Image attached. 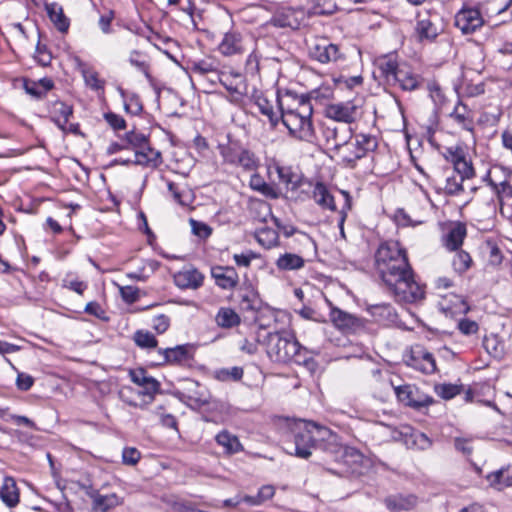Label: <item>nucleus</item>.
Listing matches in <instances>:
<instances>
[{"mask_svg":"<svg viewBox=\"0 0 512 512\" xmlns=\"http://www.w3.org/2000/svg\"><path fill=\"white\" fill-rule=\"evenodd\" d=\"M318 98L319 91L317 90L300 95L288 91L278 98L281 110L280 119L292 137L304 141H310L313 138V106L311 100Z\"/></svg>","mask_w":512,"mask_h":512,"instance_id":"1","label":"nucleus"},{"mask_svg":"<svg viewBox=\"0 0 512 512\" xmlns=\"http://www.w3.org/2000/svg\"><path fill=\"white\" fill-rule=\"evenodd\" d=\"M375 272L396 301L415 303L425 297L424 286L416 281L409 261L390 265Z\"/></svg>","mask_w":512,"mask_h":512,"instance_id":"2","label":"nucleus"},{"mask_svg":"<svg viewBox=\"0 0 512 512\" xmlns=\"http://www.w3.org/2000/svg\"><path fill=\"white\" fill-rule=\"evenodd\" d=\"M264 344L268 357L274 362H294L311 370L316 365L309 351L298 342L291 331L270 332L265 337Z\"/></svg>","mask_w":512,"mask_h":512,"instance_id":"3","label":"nucleus"},{"mask_svg":"<svg viewBox=\"0 0 512 512\" xmlns=\"http://www.w3.org/2000/svg\"><path fill=\"white\" fill-rule=\"evenodd\" d=\"M328 132L332 133L334 148L339 150L342 162L350 168H354L356 162L365 157L368 152L374 151L378 142L376 137L368 134H357L354 140H347L346 137L339 136V128H328Z\"/></svg>","mask_w":512,"mask_h":512,"instance_id":"4","label":"nucleus"},{"mask_svg":"<svg viewBox=\"0 0 512 512\" xmlns=\"http://www.w3.org/2000/svg\"><path fill=\"white\" fill-rule=\"evenodd\" d=\"M336 438V434L330 429L313 422H305L303 427L297 426L294 432V454L299 458L307 459L312 455L313 449L322 446L323 441L334 442Z\"/></svg>","mask_w":512,"mask_h":512,"instance_id":"5","label":"nucleus"},{"mask_svg":"<svg viewBox=\"0 0 512 512\" xmlns=\"http://www.w3.org/2000/svg\"><path fill=\"white\" fill-rule=\"evenodd\" d=\"M224 164L240 168L245 172H255L261 165L259 156L238 140H229L218 145Z\"/></svg>","mask_w":512,"mask_h":512,"instance_id":"6","label":"nucleus"},{"mask_svg":"<svg viewBox=\"0 0 512 512\" xmlns=\"http://www.w3.org/2000/svg\"><path fill=\"white\" fill-rule=\"evenodd\" d=\"M409 261L406 249L396 240L382 242L374 255L375 271Z\"/></svg>","mask_w":512,"mask_h":512,"instance_id":"7","label":"nucleus"},{"mask_svg":"<svg viewBox=\"0 0 512 512\" xmlns=\"http://www.w3.org/2000/svg\"><path fill=\"white\" fill-rule=\"evenodd\" d=\"M502 167H493L490 169L483 180L492 189L496 195L500 210L503 213L505 205H512V185L505 176L501 179Z\"/></svg>","mask_w":512,"mask_h":512,"instance_id":"8","label":"nucleus"},{"mask_svg":"<svg viewBox=\"0 0 512 512\" xmlns=\"http://www.w3.org/2000/svg\"><path fill=\"white\" fill-rule=\"evenodd\" d=\"M454 25L464 35L473 34L480 29L484 25L480 5L472 6L468 3H464L461 9L455 14Z\"/></svg>","mask_w":512,"mask_h":512,"instance_id":"9","label":"nucleus"},{"mask_svg":"<svg viewBox=\"0 0 512 512\" xmlns=\"http://www.w3.org/2000/svg\"><path fill=\"white\" fill-rule=\"evenodd\" d=\"M159 365L184 366L190 363L195 354L193 344L186 343L175 347L158 348Z\"/></svg>","mask_w":512,"mask_h":512,"instance_id":"10","label":"nucleus"},{"mask_svg":"<svg viewBox=\"0 0 512 512\" xmlns=\"http://www.w3.org/2000/svg\"><path fill=\"white\" fill-rule=\"evenodd\" d=\"M311 59L321 63H335L344 58L339 45L330 42L327 38H316L309 46Z\"/></svg>","mask_w":512,"mask_h":512,"instance_id":"11","label":"nucleus"},{"mask_svg":"<svg viewBox=\"0 0 512 512\" xmlns=\"http://www.w3.org/2000/svg\"><path fill=\"white\" fill-rule=\"evenodd\" d=\"M397 399L405 406L413 409H421L433 404L434 400L431 396L422 392L417 386L405 384L394 387Z\"/></svg>","mask_w":512,"mask_h":512,"instance_id":"12","label":"nucleus"},{"mask_svg":"<svg viewBox=\"0 0 512 512\" xmlns=\"http://www.w3.org/2000/svg\"><path fill=\"white\" fill-rule=\"evenodd\" d=\"M330 306L329 319L333 326L343 333H355L364 328V322L354 314L348 313L327 300Z\"/></svg>","mask_w":512,"mask_h":512,"instance_id":"13","label":"nucleus"},{"mask_svg":"<svg viewBox=\"0 0 512 512\" xmlns=\"http://www.w3.org/2000/svg\"><path fill=\"white\" fill-rule=\"evenodd\" d=\"M446 159L452 163L454 171L462 179H471L475 176V170L470 159L462 147H449L445 152Z\"/></svg>","mask_w":512,"mask_h":512,"instance_id":"14","label":"nucleus"},{"mask_svg":"<svg viewBox=\"0 0 512 512\" xmlns=\"http://www.w3.org/2000/svg\"><path fill=\"white\" fill-rule=\"evenodd\" d=\"M360 106L353 100L329 104L325 114L329 119L346 124L353 123L359 116Z\"/></svg>","mask_w":512,"mask_h":512,"instance_id":"15","label":"nucleus"},{"mask_svg":"<svg viewBox=\"0 0 512 512\" xmlns=\"http://www.w3.org/2000/svg\"><path fill=\"white\" fill-rule=\"evenodd\" d=\"M210 273L215 285L220 289L231 291L239 284V275L233 266H213Z\"/></svg>","mask_w":512,"mask_h":512,"instance_id":"16","label":"nucleus"},{"mask_svg":"<svg viewBox=\"0 0 512 512\" xmlns=\"http://www.w3.org/2000/svg\"><path fill=\"white\" fill-rule=\"evenodd\" d=\"M187 392H179V399L193 407H203L210 403V395L197 381L188 380Z\"/></svg>","mask_w":512,"mask_h":512,"instance_id":"17","label":"nucleus"},{"mask_svg":"<svg viewBox=\"0 0 512 512\" xmlns=\"http://www.w3.org/2000/svg\"><path fill=\"white\" fill-rule=\"evenodd\" d=\"M407 365L425 374H432L436 371L434 356L424 349L413 350L407 360Z\"/></svg>","mask_w":512,"mask_h":512,"instance_id":"18","label":"nucleus"},{"mask_svg":"<svg viewBox=\"0 0 512 512\" xmlns=\"http://www.w3.org/2000/svg\"><path fill=\"white\" fill-rule=\"evenodd\" d=\"M218 51L224 56L243 53L244 44L241 33L235 30L226 32L218 45Z\"/></svg>","mask_w":512,"mask_h":512,"instance_id":"19","label":"nucleus"},{"mask_svg":"<svg viewBox=\"0 0 512 512\" xmlns=\"http://www.w3.org/2000/svg\"><path fill=\"white\" fill-rule=\"evenodd\" d=\"M239 305L244 311H256L259 308V294L249 280H245L238 289Z\"/></svg>","mask_w":512,"mask_h":512,"instance_id":"20","label":"nucleus"},{"mask_svg":"<svg viewBox=\"0 0 512 512\" xmlns=\"http://www.w3.org/2000/svg\"><path fill=\"white\" fill-rule=\"evenodd\" d=\"M375 64L382 77L388 82L392 83L394 79H397V73L401 69L398 62V55L396 53H389L378 57Z\"/></svg>","mask_w":512,"mask_h":512,"instance_id":"21","label":"nucleus"},{"mask_svg":"<svg viewBox=\"0 0 512 512\" xmlns=\"http://www.w3.org/2000/svg\"><path fill=\"white\" fill-rule=\"evenodd\" d=\"M423 77L408 67H401L397 73V79L392 83H397L403 91H415L422 87Z\"/></svg>","mask_w":512,"mask_h":512,"instance_id":"22","label":"nucleus"},{"mask_svg":"<svg viewBox=\"0 0 512 512\" xmlns=\"http://www.w3.org/2000/svg\"><path fill=\"white\" fill-rule=\"evenodd\" d=\"M203 281V274L195 268L182 270L174 275L175 285L181 289H198Z\"/></svg>","mask_w":512,"mask_h":512,"instance_id":"23","label":"nucleus"},{"mask_svg":"<svg viewBox=\"0 0 512 512\" xmlns=\"http://www.w3.org/2000/svg\"><path fill=\"white\" fill-rule=\"evenodd\" d=\"M367 312L373 317L375 322L383 325L395 323L397 319V313L394 307L388 303L368 305Z\"/></svg>","mask_w":512,"mask_h":512,"instance_id":"24","label":"nucleus"},{"mask_svg":"<svg viewBox=\"0 0 512 512\" xmlns=\"http://www.w3.org/2000/svg\"><path fill=\"white\" fill-rule=\"evenodd\" d=\"M466 235L467 229L465 224L461 222L453 223L443 236V245L450 251H457L462 246Z\"/></svg>","mask_w":512,"mask_h":512,"instance_id":"25","label":"nucleus"},{"mask_svg":"<svg viewBox=\"0 0 512 512\" xmlns=\"http://www.w3.org/2000/svg\"><path fill=\"white\" fill-rule=\"evenodd\" d=\"M384 504L391 512L409 511L418 504V498L413 494L390 495L384 499Z\"/></svg>","mask_w":512,"mask_h":512,"instance_id":"26","label":"nucleus"},{"mask_svg":"<svg viewBox=\"0 0 512 512\" xmlns=\"http://www.w3.org/2000/svg\"><path fill=\"white\" fill-rule=\"evenodd\" d=\"M129 376L134 384L144 388L147 395H154L160 389V383L154 377L147 375L143 368L130 370Z\"/></svg>","mask_w":512,"mask_h":512,"instance_id":"27","label":"nucleus"},{"mask_svg":"<svg viewBox=\"0 0 512 512\" xmlns=\"http://www.w3.org/2000/svg\"><path fill=\"white\" fill-rule=\"evenodd\" d=\"M187 69L192 73L199 76H209L215 78L219 73L218 70V62L210 57L198 59V60H188L187 61Z\"/></svg>","mask_w":512,"mask_h":512,"instance_id":"28","label":"nucleus"},{"mask_svg":"<svg viewBox=\"0 0 512 512\" xmlns=\"http://www.w3.org/2000/svg\"><path fill=\"white\" fill-rule=\"evenodd\" d=\"M312 198L315 203L322 209L336 211V204L333 195L326 184L318 181L314 184L312 190Z\"/></svg>","mask_w":512,"mask_h":512,"instance_id":"29","label":"nucleus"},{"mask_svg":"<svg viewBox=\"0 0 512 512\" xmlns=\"http://www.w3.org/2000/svg\"><path fill=\"white\" fill-rule=\"evenodd\" d=\"M215 441L223 448L224 453L227 455L237 454L244 449L239 438L226 429L221 430L216 434Z\"/></svg>","mask_w":512,"mask_h":512,"instance_id":"30","label":"nucleus"},{"mask_svg":"<svg viewBox=\"0 0 512 512\" xmlns=\"http://www.w3.org/2000/svg\"><path fill=\"white\" fill-rule=\"evenodd\" d=\"M275 171L279 181L286 186L288 190H296L302 186L303 177L295 172L291 166L275 164Z\"/></svg>","mask_w":512,"mask_h":512,"instance_id":"31","label":"nucleus"},{"mask_svg":"<svg viewBox=\"0 0 512 512\" xmlns=\"http://www.w3.org/2000/svg\"><path fill=\"white\" fill-rule=\"evenodd\" d=\"M450 118L462 129L472 131L474 127V113L467 105L458 102L453 111L450 113Z\"/></svg>","mask_w":512,"mask_h":512,"instance_id":"32","label":"nucleus"},{"mask_svg":"<svg viewBox=\"0 0 512 512\" xmlns=\"http://www.w3.org/2000/svg\"><path fill=\"white\" fill-rule=\"evenodd\" d=\"M45 10L55 28L61 33H66L70 27V20L65 16L63 7L60 4L53 2L47 3L45 5Z\"/></svg>","mask_w":512,"mask_h":512,"instance_id":"33","label":"nucleus"},{"mask_svg":"<svg viewBox=\"0 0 512 512\" xmlns=\"http://www.w3.org/2000/svg\"><path fill=\"white\" fill-rule=\"evenodd\" d=\"M54 87V82L50 78H42L39 81L24 80L23 88L27 94L34 99H43L47 93Z\"/></svg>","mask_w":512,"mask_h":512,"instance_id":"34","label":"nucleus"},{"mask_svg":"<svg viewBox=\"0 0 512 512\" xmlns=\"http://www.w3.org/2000/svg\"><path fill=\"white\" fill-rule=\"evenodd\" d=\"M486 480L490 487L499 491L512 486V465L487 474Z\"/></svg>","mask_w":512,"mask_h":512,"instance_id":"35","label":"nucleus"},{"mask_svg":"<svg viewBox=\"0 0 512 512\" xmlns=\"http://www.w3.org/2000/svg\"><path fill=\"white\" fill-rule=\"evenodd\" d=\"M92 509L94 512H107L121 504L120 498L115 493L102 495L99 492L90 494Z\"/></svg>","mask_w":512,"mask_h":512,"instance_id":"36","label":"nucleus"},{"mask_svg":"<svg viewBox=\"0 0 512 512\" xmlns=\"http://www.w3.org/2000/svg\"><path fill=\"white\" fill-rule=\"evenodd\" d=\"M162 163L161 153L146 144V147L135 151L134 164L157 167Z\"/></svg>","mask_w":512,"mask_h":512,"instance_id":"37","label":"nucleus"},{"mask_svg":"<svg viewBox=\"0 0 512 512\" xmlns=\"http://www.w3.org/2000/svg\"><path fill=\"white\" fill-rule=\"evenodd\" d=\"M1 500L10 508L15 507L20 500L19 490L12 477H5L0 489Z\"/></svg>","mask_w":512,"mask_h":512,"instance_id":"38","label":"nucleus"},{"mask_svg":"<svg viewBox=\"0 0 512 512\" xmlns=\"http://www.w3.org/2000/svg\"><path fill=\"white\" fill-rule=\"evenodd\" d=\"M415 33L420 42H433L438 36V29L429 18L418 19Z\"/></svg>","mask_w":512,"mask_h":512,"instance_id":"39","label":"nucleus"},{"mask_svg":"<svg viewBox=\"0 0 512 512\" xmlns=\"http://www.w3.org/2000/svg\"><path fill=\"white\" fill-rule=\"evenodd\" d=\"M249 187L267 198L277 199L279 197L278 190L267 183L259 173H253L251 175Z\"/></svg>","mask_w":512,"mask_h":512,"instance_id":"40","label":"nucleus"},{"mask_svg":"<svg viewBox=\"0 0 512 512\" xmlns=\"http://www.w3.org/2000/svg\"><path fill=\"white\" fill-rule=\"evenodd\" d=\"M215 321L219 327L229 329L238 326L241 318L234 309L221 307L215 316Z\"/></svg>","mask_w":512,"mask_h":512,"instance_id":"41","label":"nucleus"},{"mask_svg":"<svg viewBox=\"0 0 512 512\" xmlns=\"http://www.w3.org/2000/svg\"><path fill=\"white\" fill-rule=\"evenodd\" d=\"M73 115V108L64 102L57 101L53 105V121L62 130H66V125Z\"/></svg>","mask_w":512,"mask_h":512,"instance_id":"42","label":"nucleus"},{"mask_svg":"<svg viewBox=\"0 0 512 512\" xmlns=\"http://www.w3.org/2000/svg\"><path fill=\"white\" fill-rule=\"evenodd\" d=\"M255 238L265 249L275 247L279 243L278 231L267 226L257 229L255 232Z\"/></svg>","mask_w":512,"mask_h":512,"instance_id":"43","label":"nucleus"},{"mask_svg":"<svg viewBox=\"0 0 512 512\" xmlns=\"http://www.w3.org/2000/svg\"><path fill=\"white\" fill-rule=\"evenodd\" d=\"M305 264V260L294 253H284L279 256L276 266L279 270L290 271L301 269Z\"/></svg>","mask_w":512,"mask_h":512,"instance_id":"44","label":"nucleus"},{"mask_svg":"<svg viewBox=\"0 0 512 512\" xmlns=\"http://www.w3.org/2000/svg\"><path fill=\"white\" fill-rule=\"evenodd\" d=\"M118 91L123 100L125 111L134 116L140 115L143 111V104L140 97L135 93L127 95L125 90L121 87L118 88Z\"/></svg>","mask_w":512,"mask_h":512,"instance_id":"45","label":"nucleus"},{"mask_svg":"<svg viewBox=\"0 0 512 512\" xmlns=\"http://www.w3.org/2000/svg\"><path fill=\"white\" fill-rule=\"evenodd\" d=\"M132 339L136 346L145 350L155 349L158 345V340L155 335L144 329L135 331Z\"/></svg>","mask_w":512,"mask_h":512,"instance_id":"46","label":"nucleus"},{"mask_svg":"<svg viewBox=\"0 0 512 512\" xmlns=\"http://www.w3.org/2000/svg\"><path fill=\"white\" fill-rule=\"evenodd\" d=\"M80 67L85 84L92 90L103 91L105 87V80L100 79L98 73L94 69L88 68L83 64H81Z\"/></svg>","mask_w":512,"mask_h":512,"instance_id":"47","label":"nucleus"},{"mask_svg":"<svg viewBox=\"0 0 512 512\" xmlns=\"http://www.w3.org/2000/svg\"><path fill=\"white\" fill-rule=\"evenodd\" d=\"M129 63L142 72L150 83H153L154 79L150 74V66L141 52L133 50L129 55Z\"/></svg>","mask_w":512,"mask_h":512,"instance_id":"48","label":"nucleus"},{"mask_svg":"<svg viewBox=\"0 0 512 512\" xmlns=\"http://www.w3.org/2000/svg\"><path fill=\"white\" fill-rule=\"evenodd\" d=\"M259 111L268 117L272 127H276L279 123V117L273 109L272 103L264 96H257L255 99Z\"/></svg>","mask_w":512,"mask_h":512,"instance_id":"49","label":"nucleus"},{"mask_svg":"<svg viewBox=\"0 0 512 512\" xmlns=\"http://www.w3.org/2000/svg\"><path fill=\"white\" fill-rule=\"evenodd\" d=\"M472 265V258L464 250H457L453 260H452V266L455 272L459 274L465 273Z\"/></svg>","mask_w":512,"mask_h":512,"instance_id":"50","label":"nucleus"},{"mask_svg":"<svg viewBox=\"0 0 512 512\" xmlns=\"http://www.w3.org/2000/svg\"><path fill=\"white\" fill-rule=\"evenodd\" d=\"M462 385L452 384V383H443L435 385V393L445 400H450L461 393Z\"/></svg>","mask_w":512,"mask_h":512,"instance_id":"51","label":"nucleus"},{"mask_svg":"<svg viewBox=\"0 0 512 512\" xmlns=\"http://www.w3.org/2000/svg\"><path fill=\"white\" fill-rule=\"evenodd\" d=\"M124 142L127 148L132 147L136 150L146 147L148 138L140 132L129 131L124 136Z\"/></svg>","mask_w":512,"mask_h":512,"instance_id":"52","label":"nucleus"},{"mask_svg":"<svg viewBox=\"0 0 512 512\" xmlns=\"http://www.w3.org/2000/svg\"><path fill=\"white\" fill-rule=\"evenodd\" d=\"M259 208L266 212L267 215L271 216L274 224L277 226L278 229H280L285 237H291L295 234L297 229L293 225H282L281 221L272 215L271 207L266 202H260Z\"/></svg>","mask_w":512,"mask_h":512,"instance_id":"53","label":"nucleus"},{"mask_svg":"<svg viewBox=\"0 0 512 512\" xmlns=\"http://www.w3.org/2000/svg\"><path fill=\"white\" fill-rule=\"evenodd\" d=\"M243 375V368L238 366L223 368L216 372V377L220 381H239L242 379Z\"/></svg>","mask_w":512,"mask_h":512,"instance_id":"54","label":"nucleus"},{"mask_svg":"<svg viewBox=\"0 0 512 512\" xmlns=\"http://www.w3.org/2000/svg\"><path fill=\"white\" fill-rule=\"evenodd\" d=\"M341 194L344 196L345 203L339 212L340 217H339V221H338V228H339V232H340V237L342 239H346V234L344 231V223H345V220L347 217V211H349L351 209L352 203H351V196L349 195V193L347 191L342 190Z\"/></svg>","mask_w":512,"mask_h":512,"instance_id":"55","label":"nucleus"},{"mask_svg":"<svg viewBox=\"0 0 512 512\" xmlns=\"http://www.w3.org/2000/svg\"><path fill=\"white\" fill-rule=\"evenodd\" d=\"M189 223L192 233L200 239L206 240L211 236L213 230L208 224L195 219H190Z\"/></svg>","mask_w":512,"mask_h":512,"instance_id":"56","label":"nucleus"},{"mask_svg":"<svg viewBox=\"0 0 512 512\" xmlns=\"http://www.w3.org/2000/svg\"><path fill=\"white\" fill-rule=\"evenodd\" d=\"M427 89L429 91L430 98L436 106H442L445 103V95L438 82L435 80L429 81Z\"/></svg>","mask_w":512,"mask_h":512,"instance_id":"57","label":"nucleus"},{"mask_svg":"<svg viewBox=\"0 0 512 512\" xmlns=\"http://www.w3.org/2000/svg\"><path fill=\"white\" fill-rule=\"evenodd\" d=\"M463 181L459 176L453 175L446 178L444 190L449 195H457L463 191Z\"/></svg>","mask_w":512,"mask_h":512,"instance_id":"58","label":"nucleus"},{"mask_svg":"<svg viewBox=\"0 0 512 512\" xmlns=\"http://www.w3.org/2000/svg\"><path fill=\"white\" fill-rule=\"evenodd\" d=\"M171 324L169 316L165 314H158L152 318L151 326L157 334L165 333Z\"/></svg>","mask_w":512,"mask_h":512,"instance_id":"59","label":"nucleus"},{"mask_svg":"<svg viewBox=\"0 0 512 512\" xmlns=\"http://www.w3.org/2000/svg\"><path fill=\"white\" fill-rule=\"evenodd\" d=\"M84 312L102 321H109V317L107 316L106 311L96 301L88 302L84 308Z\"/></svg>","mask_w":512,"mask_h":512,"instance_id":"60","label":"nucleus"},{"mask_svg":"<svg viewBox=\"0 0 512 512\" xmlns=\"http://www.w3.org/2000/svg\"><path fill=\"white\" fill-rule=\"evenodd\" d=\"M397 224L403 227H415L423 223L422 220H413L404 209H398L395 214Z\"/></svg>","mask_w":512,"mask_h":512,"instance_id":"61","label":"nucleus"},{"mask_svg":"<svg viewBox=\"0 0 512 512\" xmlns=\"http://www.w3.org/2000/svg\"><path fill=\"white\" fill-rule=\"evenodd\" d=\"M486 250L488 253L489 263L492 265H499L501 263L502 257H503L499 247L495 243H493L491 241H487L486 242Z\"/></svg>","mask_w":512,"mask_h":512,"instance_id":"62","label":"nucleus"},{"mask_svg":"<svg viewBox=\"0 0 512 512\" xmlns=\"http://www.w3.org/2000/svg\"><path fill=\"white\" fill-rule=\"evenodd\" d=\"M141 458V453L134 447H126L122 452V462L126 465H136Z\"/></svg>","mask_w":512,"mask_h":512,"instance_id":"63","label":"nucleus"},{"mask_svg":"<svg viewBox=\"0 0 512 512\" xmlns=\"http://www.w3.org/2000/svg\"><path fill=\"white\" fill-rule=\"evenodd\" d=\"M104 119L109 124V126L114 130H123L126 128L125 119L114 112L105 113Z\"/></svg>","mask_w":512,"mask_h":512,"instance_id":"64","label":"nucleus"}]
</instances>
